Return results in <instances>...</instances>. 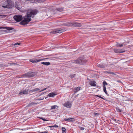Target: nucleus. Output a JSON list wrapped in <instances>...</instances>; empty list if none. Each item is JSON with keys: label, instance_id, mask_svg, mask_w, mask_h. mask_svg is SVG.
Here are the masks:
<instances>
[{"label": "nucleus", "instance_id": "f257e3e1", "mask_svg": "<svg viewBox=\"0 0 133 133\" xmlns=\"http://www.w3.org/2000/svg\"><path fill=\"white\" fill-rule=\"evenodd\" d=\"M37 11L36 10L29 9L28 10L27 15L24 16V19L20 23L21 25H25L28 24L31 20V17H33L36 14Z\"/></svg>", "mask_w": 133, "mask_h": 133}, {"label": "nucleus", "instance_id": "f03ea898", "mask_svg": "<svg viewBox=\"0 0 133 133\" xmlns=\"http://www.w3.org/2000/svg\"><path fill=\"white\" fill-rule=\"evenodd\" d=\"M62 26H74L75 27H80L82 26V24L80 23L77 22H67L62 24L61 25Z\"/></svg>", "mask_w": 133, "mask_h": 133}, {"label": "nucleus", "instance_id": "7ed1b4c3", "mask_svg": "<svg viewBox=\"0 0 133 133\" xmlns=\"http://www.w3.org/2000/svg\"><path fill=\"white\" fill-rule=\"evenodd\" d=\"M12 6V1L11 0H7L3 3L2 7L4 8H11Z\"/></svg>", "mask_w": 133, "mask_h": 133}, {"label": "nucleus", "instance_id": "20e7f679", "mask_svg": "<svg viewBox=\"0 0 133 133\" xmlns=\"http://www.w3.org/2000/svg\"><path fill=\"white\" fill-rule=\"evenodd\" d=\"M87 61L85 59L78 58L77 60L74 61L72 62V63H74L76 64H83L85 63Z\"/></svg>", "mask_w": 133, "mask_h": 133}, {"label": "nucleus", "instance_id": "39448f33", "mask_svg": "<svg viewBox=\"0 0 133 133\" xmlns=\"http://www.w3.org/2000/svg\"><path fill=\"white\" fill-rule=\"evenodd\" d=\"M48 59H49V58H46L43 59H30L29 61L34 63L42 61L44 60Z\"/></svg>", "mask_w": 133, "mask_h": 133}, {"label": "nucleus", "instance_id": "423d86ee", "mask_svg": "<svg viewBox=\"0 0 133 133\" xmlns=\"http://www.w3.org/2000/svg\"><path fill=\"white\" fill-rule=\"evenodd\" d=\"M65 31V30L64 29H57L52 31L50 32V33L52 34L61 33L64 32Z\"/></svg>", "mask_w": 133, "mask_h": 133}, {"label": "nucleus", "instance_id": "0eeeda50", "mask_svg": "<svg viewBox=\"0 0 133 133\" xmlns=\"http://www.w3.org/2000/svg\"><path fill=\"white\" fill-rule=\"evenodd\" d=\"M14 19L17 22H19L21 21L22 19V17L21 15H16L14 17Z\"/></svg>", "mask_w": 133, "mask_h": 133}, {"label": "nucleus", "instance_id": "6e6552de", "mask_svg": "<svg viewBox=\"0 0 133 133\" xmlns=\"http://www.w3.org/2000/svg\"><path fill=\"white\" fill-rule=\"evenodd\" d=\"M72 105V102L67 101L63 104V105L68 108H71Z\"/></svg>", "mask_w": 133, "mask_h": 133}, {"label": "nucleus", "instance_id": "1a4fd4ad", "mask_svg": "<svg viewBox=\"0 0 133 133\" xmlns=\"http://www.w3.org/2000/svg\"><path fill=\"white\" fill-rule=\"evenodd\" d=\"M35 75V73L34 72L28 73L24 75L25 77H31L34 76Z\"/></svg>", "mask_w": 133, "mask_h": 133}, {"label": "nucleus", "instance_id": "9d476101", "mask_svg": "<svg viewBox=\"0 0 133 133\" xmlns=\"http://www.w3.org/2000/svg\"><path fill=\"white\" fill-rule=\"evenodd\" d=\"M114 51L117 53H123L125 52V50L123 49H114Z\"/></svg>", "mask_w": 133, "mask_h": 133}, {"label": "nucleus", "instance_id": "9b49d317", "mask_svg": "<svg viewBox=\"0 0 133 133\" xmlns=\"http://www.w3.org/2000/svg\"><path fill=\"white\" fill-rule=\"evenodd\" d=\"M28 91L26 90H21L20 91L19 94L20 95L23 94H28Z\"/></svg>", "mask_w": 133, "mask_h": 133}, {"label": "nucleus", "instance_id": "f8f14e48", "mask_svg": "<svg viewBox=\"0 0 133 133\" xmlns=\"http://www.w3.org/2000/svg\"><path fill=\"white\" fill-rule=\"evenodd\" d=\"M6 29L7 30L10 31V30H12L14 29V28L12 27H0V29Z\"/></svg>", "mask_w": 133, "mask_h": 133}, {"label": "nucleus", "instance_id": "ddd939ff", "mask_svg": "<svg viewBox=\"0 0 133 133\" xmlns=\"http://www.w3.org/2000/svg\"><path fill=\"white\" fill-rule=\"evenodd\" d=\"M64 120L66 121H68L69 122H72L75 121V119L73 118H69L68 119H65Z\"/></svg>", "mask_w": 133, "mask_h": 133}, {"label": "nucleus", "instance_id": "4468645a", "mask_svg": "<svg viewBox=\"0 0 133 133\" xmlns=\"http://www.w3.org/2000/svg\"><path fill=\"white\" fill-rule=\"evenodd\" d=\"M96 82L95 81H91L90 82L89 84L91 86L94 87L96 86Z\"/></svg>", "mask_w": 133, "mask_h": 133}, {"label": "nucleus", "instance_id": "2eb2a0df", "mask_svg": "<svg viewBox=\"0 0 133 133\" xmlns=\"http://www.w3.org/2000/svg\"><path fill=\"white\" fill-rule=\"evenodd\" d=\"M39 90H40V89L39 88H36L30 90L29 92H32Z\"/></svg>", "mask_w": 133, "mask_h": 133}, {"label": "nucleus", "instance_id": "dca6fc26", "mask_svg": "<svg viewBox=\"0 0 133 133\" xmlns=\"http://www.w3.org/2000/svg\"><path fill=\"white\" fill-rule=\"evenodd\" d=\"M56 95L54 92H51L48 95L49 97H53Z\"/></svg>", "mask_w": 133, "mask_h": 133}, {"label": "nucleus", "instance_id": "f3484780", "mask_svg": "<svg viewBox=\"0 0 133 133\" xmlns=\"http://www.w3.org/2000/svg\"><path fill=\"white\" fill-rule=\"evenodd\" d=\"M80 88H81L80 87H78L77 88H74V89H75L74 90V92L75 93H76V92H77L79 90H80Z\"/></svg>", "mask_w": 133, "mask_h": 133}, {"label": "nucleus", "instance_id": "a211bd4d", "mask_svg": "<svg viewBox=\"0 0 133 133\" xmlns=\"http://www.w3.org/2000/svg\"><path fill=\"white\" fill-rule=\"evenodd\" d=\"M42 64L46 65H49L50 64V63L49 62H42L41 63Z\"/></svg>", "mask_w": 133, "mask_h": 133}, {"label": "nucleus", "instance_id": "6ab92c4d", "mask_svg": "<svg viewBox=\"0 0 133 133\" xmlns=\"http://www.w3.org/2000/svg\"><path fill=\"white\" fill-rule=\"evenodd\" d=\"M104 73L105 74L108 73L110 74L114 75V73L113 72H111L110 71H105L104 72Z\"/></svg>", "mask_w": 133, "mask_h": 133}, {"label": "nucleus", "instance_id": "aec40b11", "mask_svg": "<svg viewBox=\"0 0 133 133\" xmlns=\"http://www.w3.org/2000/svg\"><path fill=\"white\" fill-rule=\"evenodd\" d=\"M123 46V44L122 43H117V44L116 45V46L117 47H121Z\"/></svg>", "mask_w": 133, "mask_h": 133}, {"label": "nucleus", "instance_id": "412c9836", "mask_svg": "<svg viewBox=\"0 0 133 133\" xmlns=\"http://www.w3.org/2000/svg\"><path fill=\"white\" fill-rule=\"evenodd\" d=\"M97 66L101 68H103L104 67V65L102 64H99L97 65Z\"/></svg>", "mask_w": 133, "mask_h": 133}, {"label": "nucleus", "instance_id": "4be33fe9", "mask_svg": "<svg viewBox=\"0 0 133 133\" xmlns=\"http://www.w3.org/2000/svg\"><path fill=\"white\" fill-rule=\"evenodd\" d=\"M103 89L105 93L106 94L108 95V94L106 91V87H105V86H103Z\"/></svg>", "mask_w": 133, "mask_h": 133}, {"label": "nucleus", "instance_id": "5701e85b", "mask_svg": "<svg viewBox=\"0 0 133 133\" xmlns=\"http://www.w3.org/2000/svg\"><path fill=\"white\" fill-rule=\"evenodd\" d=\"M45 0H36L35 2H37L38 3H41L44 2Z\"/></svg>", "mask_w": 133, "mask_h": 133}, {"label": "nucleus", "instance_id": "b1692460", "mask_svg": "<svg viewBox=\"0 0 133 133\" xmlns=\"http://www.w3.org/2000/svg\"><path fill=\"white\" fill-rule=\"evenodd\" d=\"M57 10L59 11H62L63 10V9L62 8H58L57 9Z\"/></svg>", "mask_w": 133, "mask_h": 133}, {"label": "nucleus", "instance_id": "393cba45", "mask_svg": "<svg viewBox=\"0 0 133 133\" xmlns=\"http://www.w3.org/2000/svg\"><path fill=\"white\" fill-rule=\"evenodd\" d=\"M37 103H31L28 105L29 106H31L32 105H35L37 104Z\"/></svg>", "mask_w": 133, "mask_h": 133}, {"label": "nucleus", "instance_id": "a878e982", "mask_svg": "<svg viewBox=\"0 0 133 133\" xmlns=\"http://www.w3.org/2000/svg\"><path fill=\"white\" fill-rule=\"evenodd\" d=\"M57 107V105H54L53 106H52L51 107V110L54 109H55Z\"/></svg>", "mask_w": 133, "mask_h": 133}, {"label": "nucleus", "instance_id": "bb28decb", "mask_svg": "<svg viewBox=\"0 0 133 133\" xmlns=\"http://www.w3.org/2000/svg\"><path fill=\"white\" fill-rule=\"evenodd\" d=\"M50 128H52V127H55V128H58V126L56 124L54 125L53 126H49Z\"/></svg>", "mask_w": 133, "mask_h": 133}, {"label": "nucleus", "instance_id": "cd10ccee", "mask_svg": "<svg viewBox=\"0 0 133 133\" xmlns=\"http://www.w3.org/2000/svg\"><path fill=\"white\" fill-rule=\"evenodd\" d=\"M62 130L63 133L64 132H65L66 131V129L64 127H62Z\"/></svg>", "mask_w": 133, "mask_h": 133}, {"label": "nucleus", "instance_id": "c85d7f7f", "mask_svg": "<svg viewBox=\"0 0 133 133\" xmlns=\"http://www.w3.org/2000/svg\"><path fill=\"white\" fill-rule=\"evenodd\" d=\"M103 86H105V85H107L108 84L105 81H104L103 83Z\"/></svg>", "mask_w": 133, "mask_h": 133}, {"label": "nucleus", "instance_id": "c756f323", "mask_svg": "<svg viewBox=\"0 0 133 133\" xmlns=\"http://www.w3.org/2000/svg\"><path fill=\"white\" fill-rule=\"evenodd\" d=\"M75 74H71L70 75L69 77L71 78H74L75 77Z\"/></svg>", "mask_w": 133, "mask_h": 133}, {"label": "nucleus", "instance_id": "7c9ffc66", "mask_svg": "<svg viewBox=\"0 0 133 133\" xmlns=\"http://www.w3.org/2000/svg\"><path fill=\"white\" fill-rule=\"evenodd\" d=\"M117 111L118 112H120L121 111V110L119 109V108H116Z\"/></svg>", "mask_w": 133, "mask_h": 133}, {"label": "nucleus", "instance_id": "2f4dec72", "mask_svg": "<svg viewBox=\"0 0 133 133\" xmlns=\"http://www.w3.org/2000/svg\"><path fill=\"white\" fill-rule=\"evenodd\" d=\"M20 44V43H16L15 44H12V45H14L15 46V47L17 46H16L17 45H19Z\"/></svg>", "mask_w": 133, "mask_h": 133}, {"label": "nucleus", "instance_id": "473e14b6", "mask_svg": "<svg viewBox=\"0 0 133 133\" xmlns=\"http://www.w3.org/2000/svg\"><path fill=\"white\" fill-rule=\"evenodd\" d=\"M36 0H30V1L31 3H33L34 2L35 3H36L37 2H35V1Z\"/></svg>", "mask_w": 133, "mask_h": 133}, {"label": "nucleus", "instance_id": "72a5a7b5", "mask_svg": "<svg viewBox=\"0 0 133 133\" xmlns=\"http://www.w3.org/2000/svg\"><path fill=\"white\" fill-rule=\"evenodd\" d=\"M39 118H40L41 119L43 120V121H47L44 118H43V117H41Z\"/></svg>", "mask_w": 133, "mask_h": 133}, {"label": "nucleus", "instance_id": "f704fd0d", "mask_svg": "<svg viewBox=\"0 0 133 133\" xmlns=\"http://www.w3.org/2000/svg\"><path fill=\"white\" fill-rule=\"evenodd\" d=\"M49 87H47L46 88H44V89L41 90L39 92H41L44 91V90H46L47 88H48Z\"/></svg>", "mask_w": 133, "mask_h": 133}, {"label": "nucleus", "instance_id": "c9c22d12", "mask_svg": "<svg viewBox=\"0 0 133 133\" xmlns=\"http://www.w3.org/2000/svg\"><path fill=\"white\" fill-rule=\"evenodd\" d=\"M6 15H0V16H1V17L4 18L6 16Z\"/></svg>", "mask_w": 133, "mask_h": 133}, {"label": "nucleus", "instance_id": "e433bc0d", "mask_svg": "<svg viewBox=\"0 0 133 133\" xmlns=\"http://www.w3.org/2000/svg\"><path fill=\"white\" fill-rule=\"evenodd\" d=\"M16 7L18 10L20 9V8L18 7L17 5H16Z\"/></svg>", "mask_w": 133, "mask_h": 133}, {"label": "nucleus", "instance_id": "4c0bfd02", "mask_svg": "<svg viewBox=\"0 0 133 133\" xmlns=\"http://www.w3.org/2000/svg\"><path fill=\"white\" fill-rule=\"evenodd\" d=\"M96 96H97V97H100V98H102V99H104L103 97H101V96H99V95H96Z\"/></svg>", "mask_w": 133, "mask_h": 133}, {"label": "nucleus", "instance_id": "58836bf2", "mask_svg": "<svg viewBox=\"0 0 133 133\" xmlns=\"http://www.w3.org/2000/svg\"><path fill=\"white\" fill-rule=\"evenodd\" d=\"M39 133H48V132L47 131H44V132H40Z\"/></svg>", "mask_w": 133, "mask_h": 133}, {"label": "nucleus", "instance_id": "ea45409f", "mask_svg": "<svg viewBox=\"0 0 133 133\" xmlns=\"http://www.w3.org/2000/svg\"><path fill=\"white\" fill-rule=\"evenodd\" d=\"M84 128H83V127H81L80 128V129H81V130H84Z\"/></svg>", "mask_w": 133, "mask_h": 133}, {"label": "nucleus", "instance_id": "a19ab883", "mask_svg": "<svg viewBox=\"0 0 133 133\" xmlns=\"http://www.w3.org/2000/svg\"><path fill=\"white\" fill-rule=\"evenodd\" d=\"M98 113H95L94 114V115H98Z\"/></svg>", "mask_w": 133, "mask_h": 133}, {"label": "nucleus", "instance_id": "79ce46f5", "mask_svg": "<svg viewBox=\"0 0 133 133\" xmlns=\"http://www.w3.org/2000/svg\"><path fill=\"white\" fill-rule=\"evenodd\" d=\"M117 82H118L119 83H121V81H119H119H117Z\"/></svg>", "mask_w": 133, "mask_h": 133}, {"label": "nucleus", "instance_id": "37998d69", "mask_svg": "<svg viewBox=\"0 0 133 133\" xmlns=\"http://www.w3.org/2000/svg\"><path fill=\"white\" fill-rule=\"evenodd\" d=\"M113 120H114V121H116V119H113Z\"/></svg>", "mask_w": 133, "mask_h": 133}, {"label": "nucleus", "instance_id": "c03bdc74", "mask_svg": "<svg viewBox=\"0 0 133 133\" xmlns=\"http://www.w3.org/2000/svg\"><path fill=\"white\" fill-rule=\"evenodd\" d=\"M27 1H30V0H26Z\"/></svg>", "mask_w": 133, "mask_h": 133}, {"label": "nucleus", "instance_id": "a18cd8bd", "mask_svg": "<svg viewBox=\"0 0 133 133\" xmlns=\"http://www.w3.org/2000/svg\"><path fill=\"white\" fill-rule=\"evenodd\" d=\"M45 56V57H46V56Z\"/></svg>", "mask_w": 133, "mask_h": 133}, {"label": "nucleus", "instance_id": "49530a36", "mask_svg": "<svg viewBox=\"0 0 133 133\" xmlns=\"http://www.w3.org/2000/svg\"><path fill=\"white\" fill-rule=\"evenodd\" d=\"M1 77V76H0V77Z\"/></svg>", "mask_w": 133, "mask_h": 133}]
</instances>
